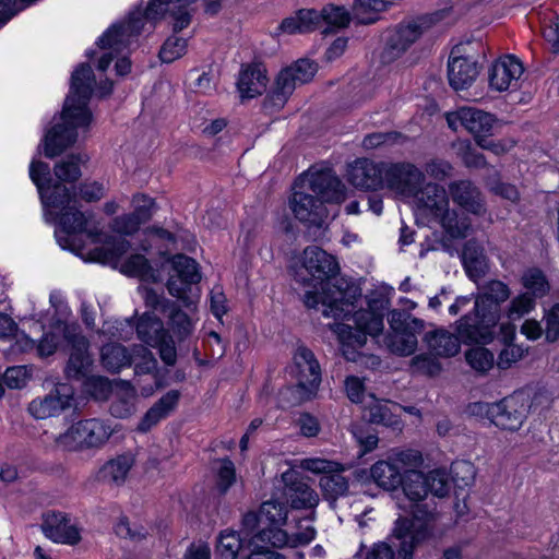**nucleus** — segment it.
Returning a JSON list of instances; mask_svg holds the SVG:
<instances>
[{
  "mask_svg": "<svg viewBox=\"0 0 559 559\" xmlns=\"http://www.w3.org/2000/svg\"><path fill=\"white\" fill-rule=\"evenodd\" d=\"M301 267L309 277L299 272L297 281L312 287L305 292V305L317 308L321 304L324 317L353 321L354 326L342 322L332 324L331 330L337 335L344 357L356 361L367 335L374 337L383 331V316L369 309L357 310L360 289L345 278H334L340 270L338 263L321 248L307 247L302 252Z\"/></svg>",
  "mask_w": 559,
  "mask_h": 559,
  "instance_id": "1",
  "label": "nucleus"
},
{
  "mask_svg": "<svg viewBox=\"0 0 559 559\" xmlns=\"http://www.w3.org/2000/svg\"><path fill=\"white\" fill-rule=\"evenodd\" d=\"M87 160L85 154L70 155L55 165L53 181L48 164L33 160L29 165V178L36 186L47 223L56 224L55 238L63 250L82 255L85 249L83 236L92 243L102 242L99 224L91 211L79 206L76 194L66 183L74 182L81 177L80 164Z\"/></svg>",
  "mask_w": 559,
  "mask_h": 559,
  "instance_id": "2",
  "label": "nucleus"
},
{
  "mask_svg": "<svg viewBox=\"0 0 559 559\" xmlns=\"http://www.w3.org/2000/svg\"><path fill=\"white\" fill-rule=\"evenodd\" d=\"M94 86L92 68L87 63L80 64L71 75L70 92L60 116L61 122L48 130L43 140L46 157L53 158L60 155L76 142L80 130L88 129L93 118L88 102Z\"/></svg>",
  "mask_w": 559,
  "mask_h": 559,
  "instance_id": "3",
  "label": "nucleus"
},
{
  "mask_svg": "<svg viewBox=\"0 0 559 559\" xmlns=\"http://www.w3.org/2000/svg\"><path fill=\"white\" fill-rule=\"evenodd\" d=\"M171 271L167 289L173 297H176L186 307V311L171 304L166 313L167 324L170 331L179 340L190 336L199 318L197 317L199 289L194 287L200 280L201 274L195 260L185 255L176 254L169 260Z\"/></svg>",
  "mask_w": 559,
  "mask_h": 559,
  "instance_id": "4",
  "label": "nucleus"
},
{
  "mask_svg": "<svg viewBox=\"0 0 559 559\" xmlns=\"http://www.w3.org/2000/svg\"><path fill=\"white\" fill-rule=\"evenodd\" d=\"M345 187L331 171H307L294 185L290 210L300 222L322 226L329 217L325 202H342Z\"/></svg>",
  "mask_w": 559,
  "mask_h": 559,
  "instance_id": "5",
  "label": "nucleus"
},
{
  "mask_svg": "<svg viewBox=\"0 0 559 559\" xmlns=\"http://www.w3.org/2000/svg\"><path fill=\"white\" fill-rule=\"evenodd\" d=\"M510 287L498 280L486 283L474 300V312L460 319L457 333L464 342H486L500 319V305L509 299Z\"/></svg>",
  "mask_w": 559,
  "mask_h": 559,
  "instance_id": "6",
  "label": "nucleus"
},
{
  "mask_svg": "<svg viewBox=\"0 0 559 559\" xmlns=\"http://www.w3.org/2000/svg\"><path fill=\"white\" fill-rule=\"evenodd\" d=\"M158 19L147 16V7L145 10L136 8L131 11L126 21L112 24L96 41V46L102 51L97 63L99 71H106L114 59H116L115 69L118 75H126L131 70L130 60L122 56L129 48L132 40L140 35L145 25L155 22Z\"/></svg>",
  "mask_w": 559,
  "mask_h": 559,
  "instance_id": "7",
  "label": "nucleus"
},
{
  "mask_svg": "<svg viewBox=\"0 0 559 559\" xmlns=\"http://www.w3.org/2000/svg\"><path fill=\"white\" fill-rule=\"evenodd\" d=\"M415 215L424 225L439 224L451 237H465L471 228V222L466 216H459L449 209L447 190L437 183L423 185L412 199Z\"/></svg>",
  "mask_w": 559,
  "mask_h": 559,
  "instance_id": "8",
  "label": "nucleus"
},
{
  "mask_svg": "<svg viewBox=\"0 0 559 559\" xmlns=\"http://www.w3.org/2000/svg\"><path fill=\"white\" fill-rule=\"evenodd\" d=\"M133 330L134 323L131 319L110 320L103 324L102 333L120 340H129ZM135 331L139 340L158 348L160 358L165 364L174 365L176 362L175 343L159 318L152 312L143 313L135 325Z\"/></svg>",
  "mask_w": 559,
  "mask_h": 559,
  "instance_id": "9",
  "label": "nucleus"
},
{
  "mask_svg": "<svg viewBox=\"0 0 559 559\" xmlns=\"http://www.w3.org/2000/svg\"><path fill=\"white\" fill-rule=\"evenodd\" d=\"M432 536L431 516L417 514L413 521L399 516L394 523L390 544H374L365 559H413L414 550Z\"/></svg>",
  "mask_w": 559,
  "mask_h": 559,
  "instance_id": "10",
  "label": "nucleus"
},
{
  "mask_svg": "<svg viewBox=\"0 0 559 559\" xmlns=\"http://www.w3.org/2000/svg\"><path fill=\"white\" fill-rule=\"evenodd\" d=\"M295 386L280 392L281 407H288L311 400L321 383V369L314 354L305 346H298L294 354Z\"/></svg>",
  "mask_w": 559,
  "mask_h": 559,
  "instance_id": "11",
  "label": "nucleus"
},
{
  "mask_svg": "<svg viewBox=\"0 0 559 559\" xmlns=\"http://www.w3.org/2000/svg\"><path fill=\"white\" fill-rule=\"evenodd\" d=\"M401 487L405 497L413 502L412 504V518L408 521H413L416 514L425 519L427 516H431L432 530L435 528V514L430 511L423 510L419 504L420 501L426 499L429 493L442 498L444 497L450 489L449 476L445 471L437 468L430 471L427 474L421 472H411L406 475H403V479L401 483Z\"/></svg>",
  "mask_w": 559,
  "mask_h": 559,
  "instance_id": "12",
  "label": "nucleus"
},
{
  "mask_svg": "<svg viewBox=\"0 0 559 559\" xmlns=\"http://www.w3.org/2000/svg\"><path fill=\"white\" fill-rule=\"evenodd\" d=\"M117 431L118 425L110 419L93 417L70 426L57 443L69 451L102 449Z\"/></svg>",
  "mask_w": 559,
  "mask_h": 559,
  "instance_id": "13",
  "label": "nucleus"
},
{
  "mask_svg": "<svg viewBox=\"0 0 559 559\" xmlns=\"http://www.w3.org/2000/svg\"><path fill=\"white\" fill-rule=\"evenodd\" d=\"M102 364L110 372H118L124 367L134 364L135 373H151L156 369L157 361L146 347L138 346L133 355L120 344H106L102 348Z\"/></svg>",
  "mask_w": 559,
  "mask_h": 559,
  "instance_id": "14",
  "label": "nucleus"
},
{
  "mask_svg": "<svg viewBox=\"0 0 559 559\" xmlns=\"http://www.w3.org/2000/svg\"><path fill=\"white\" fill-rule=\"evenodd\" d=\"M436 22V14L421 15L401 22L391 29L385 39L384 57L394 59L404 53Z\"/></svg>",
  "mask_w": 559,
  "mask_h": 559,
  "instance_id": "15",
  "label": "nucleus"
},
{
  "mask_svg": "<svg viewBox=\"0 0 559 559\" xmlns=\"http://www.w3.org/2000/svg\"><path fill=\"white\" fill-rule=\"evenodd\" d=\"M425 174L412 163L384 166V187L403 200H412L425 183Z\"/></svg>",
  "mask_w": 559,
  "mask_h": 559,
  "instance_id": "16",
  "label": "nucleus"
},
{
  "mask_svg": "<svg viewBox=\"0 0 559 559\" xmlns=\"http://www.w3.org/2000/svg\"><path fill=\"white\" fill-rule=\"evenodd\" d=\"M74 389L68 383H58L49 393L32 400L27 411L35 419L58 417L72 407Z\"/></svg>",
  "mask_w": 559,
  "mask_h": 559,
  "instance_id": "17",
  "label": "nucleus"
},
{
  "mask_svg": "<svg viewBox=\"0 0 559 559\" xmlns=\"http://www.w3.org/2000/svg\"><path fill=\"white\" fill-rule=\"evenodd\" d=\"M447 122L454 131L463 127L478 142L479 139L491 135L496 118L493 115L475 107H462L456 111L448 112Z\"/></svg>",
  "mask_w": 559,
  "mask_h": 559,
  "instance_id": "18",
  "label": "nucleus"
},
{
  "mask_svg": "<svg viewBox=\"0 0 559 559\" xmlns=\"http://www.w3.org/2000/svg\"><path fill=\"white\" fill-rule=\"evenodd\" d=\"M524 68L520 59L506 55L497 59L488 70L489 87L496 92L515 91Z\"/></svg>",
  "mask_w": 559,
  "mask_h": 559,
  "instance_id": "19",
  "label": "nucleus"
},
{
  "mask_svg": "<svg viewBox=\"0 0 559 559\" xmlns=\"http://www.w3.org/2000/svg\"><path fill=\"white\" fill-rule=\"evenodd\" d=\"M197 0H150L147 3V16L151 19H163L167 13L173 16V31L178 33L191 23L189 7ZM211 4L219 0H204Z\"/></svg>",
  "mask_w": 559,
  "mask_h": 559,
  "instance_id": "20",
  "label": "nucleus"
},
{
  "mask_svg": "<svg viewBox=\"0 0 559 559\" xmlns=\"http://www.w3.org/2000/svg\"><path fill=\"white\" fill-rule=\"evenodd\" d=\"M313 518L305 521H299L297 524V532L288 534L285 530H273L265 532H258L257 539L270 544L273 548H296L310 544L317 536V531L309 522Z\"/></svg>",
  "mask_w": 559,
  "mask_h": 559,
  "instance_id": "21",
  "label": "nucleus"
},
{
  "mask_svg": "<svg viewBox=\"0 0 559 559\" xmlns=\"http://www.w3.org/2000/svg\"><path fill=\"white\" fill-rule=\"evenodd\" d=\"M385 165L386 163H374L368 158H358L348 167V180L353 186L362 190L383 188Z\"/></svg>",
  "mask_w": 559,
  "mask_h": 559,
  "instance_id": "22",
  "label": "nucleus"
},
{
  "mask_svg": "<svg viewBox=\"0 0 559 559\" xmlns=\"http://www.w3.org/2000/svg\"><path fill=\"white\" fill-rule=\"evenodd\" d=\"M285 484L284 496L292 509L314 510L319 504V496L305 480L297 477L295 472H286L282 475Z\"/></svg>",
  "mask_w": 559,
  "mask_h": 559,
  "instance_id": "23",
  "label": "nucleus"
},
{
  "mask_svg": "<svg viewBox=\"0 0 559 559\" xmlns=\"http://www.w3.org/2000/svg\"><path fill=\"white\" fill-rule=\"evenodd\" d=\"M493 412L491 424L501 429L518 430L526 417L527 404L521 396L511 395L495 403Z\"/></svg>",
  "mask_w": 559,
  "mask_h": 559,
  "instance_id": "24",
  "label": "nucleus"
},
{
  "mask_svg": "<svg viewBox=\"0 0 559 559\" xmlns=\"http://www.w3.org/2000/svg\"><path fill=\"white\" fill-rule=\"evenodd\" d=\"M41 531L55 543L75 545L80 542L79 528L61 512L49 511L44 514Z\"/></svg>",
  "mask_w": 559,
  "mask_h": 559,
  "instance_id": "25",
  "label": "nucleus"
},
{
  "mask_svg": "<svg viewBox=\"0 0 559 559\" xmlns=\"http://www.w3.org/2000/svg\"><path fill=\"white\" fill-rule=\"evenodd\" d=\"M459 48L451 51L448 62V78L450 85L459 91L469 87L478 76V64L475 59L459 56Z\"/></svg>",
  "mask_w": 559,
  "mask_h": 559,
  "instance_id": "26",
  "label": "nucleus"
},
{
  "mask_svg": "<svg viewBox=\"0 0 559 559\" xmlns=\"http://www.w3.org/2000/svg\"><path fill=\"white\" fill-rule=\"evenodd\" d=\"M71 342V353L68 365L66 367V374L69 379H83L87 376L88 368L92 365V359L87 353L88 342L82 335H66Z\"/></svg>",
  "mask_w": 559,
  "mask_h": 559,
  "instance_id": "27",
  "label": "nucleus"
},
{
  "mask_svg": "<svg viewBox=\"0 0 559 559\" xmlns=\"http://www.w3.org/2000/svg\"><path fill=\"white\" fill-rule=\"evenodd\" d=\"M449 192L455 204L465 211L479 215L485 211L480 191L469 180H457L449 185Z\"/></svg>",
  "mask_w": 559,
  "mask_h": 559,
  "instance_id": "28",
  "label": "nucleus"
},
{
  "mask_svg": "<svg viewBox=\"0 0 559 559\" xmlns=\"http://www.w3.org/2000/svg\"><path fill=\"white\" fill-rule=\"evenodd\" d=\"M135 453L126 451L108 460L98 472V479L120 486L124 484L135 464Z\"/></svg>",
  "mask_w": 559,
  "mask_h": 559,
  "instance_id": "29",
  "label": "nucleus"
},
{
  "mask_svg": "<svg viewBox=\"0 0 559 559\" xmlns=\"http://www.w3.org/2000/svg\"><path fill=\"white\" fill-rule=\"evenodd\" d=\"M535 306L536 299L530 293H521L510 300L504 309V316L510 322L502 324L500 328L504 341H512L515 336V326L511 322L518 321L531 313Z\"/></svg>",
  "mask_w": 559,
  "mask_h": 559,
  "instance_id": "30",
  "label": "nucleus"
},
{
  "mask_svg": "<svg viewBox=\"0 0 559 559\" xmlns=\"http://www.w3.org/2000/svg\"><path fill=\"white\" fill-rule=\"evenodd\" d=\"M266 83L267 78L264 69L258 64H252L240 71L237 87L242 98H253L265 91Z\"/></svg>",
  "mask_w": 559,
  "mask_h": 559,
  "instance_id": "31",
  "label": "nucleus"
},
{
  "mask_svg": "<svg viewBox=\"0 0 559 559\" xmlns=\"http://www.w3.org/2000/svg\"><path fill=\"white\" fill-rule=\"evenodd\" d=\"M114 399L110 404V413L117 418H127L135 412L136 391L130 382L115 381Z\"/></svg>",
  "mask_w": 559,
  "mask_h": 559,
  "instance_id": "32",
  "label": "nucleus"
},
{
  "mask_svg": "<svg viewBox=\"0 0 559 559\" xmlns=\"http://www.w3.org/2000/svg\"><path fill=\"white\" fill-rule=\"evenodd\" d=\"M424 341L429 350L439 357L455 356L461 348L460 338L444 329H438L426 333Z\"/></svg>",
  "mask_w": 559,
  "mask_h": 559,
  "instance_id": "33",
  "label": "nucleus"
},
{
  "mask_svg": "<svg viewBox=\"0 0 559 559\" xmlns=\"http://www.w3.org/2000/svg\"><path fill=\"white\" fill-rule=\"evenodd\" d=\"M178 400L179 393L177 391L167 392L146 412L138 429L142 432L150 430L175 408Z\"/></svg>",
  "mask_w": 559,
  "mask_h": 559,
  "instance_id": "34",
  "label": "nucleus"
},
{
  "mask_svg": "<svg viewBox=\"0 0 559 559\" xmlns=\"http://www.w3.org/2000/svg\"><path fill=\"white\" fill-rule=\"evenodd\" d=\"M248 546L240 533L226 528L219 532L215 545L216 559H237L239 552Z\"/></svg>",
  "mask_w": 559,
  "mask_h": 559,
  "instance_id": "35",
  "label": "nucleus"
},
{
  "mask_svg": "<svg viewBox=\"0 0 559 559\" xmlns=\"http://www.w3.org/2000/svg\"><path fill=\"white\" fill-rule=\"evenodd\" d=\"M462 260L468 277L475 282L483 277L488 269L484 249L474 241H468L464 246Z\"/></svg>",
  "mask_w": 559,
  "mask_h": 559,
  "instance_id": "36",
  "label": "nucleus"
},
{
  "mask_svg": "<svg viewBox=\"0 0 559 559\" xmlns=\"http://www.w3.org/2000/svg\"><path fill=\"white\" fill-rule=\"evenodd\" d=\"M320 26V15L316 10H300L295 16L285 19L280 29L285 34H302L314 31Z\"/></svg>",
  "mask_w": 559,
  "mask_h": 559,
  "instance_id": "37",
  "label": "nucleus"
},
{
  "mask_svg": "<svg viewBox=\"0 0 559 559\" xmlns=\"http://www.w3.org/2000/svg\"><path fill=\"white\" fill-rule=\"evenodd\" d=\"M288 511L285 503L271 499L260 507V523L265 525L259 532L283 530L287 522Z\"/></svg>",
  "mask_w": 559,
  "mask_h": 559,
  "instance_id": "38",
  "label": "nucleus"
},
{
  "mask_svg": "<svg viewBox=\"0 0 559 559\" xmlns=\"http://www.w3.org/2000/svg\"><path fill=\"white\" fill-rule=\"evenodd\" d=\"M370 475L374 483L385 490L399 488L403 479L400 469L396 468L389 456L386 460L376 462L370 468Z\"/></svg>",
  "mask_w": 559,
  "mask_h": 559,
  "instance_id": "39",
  "label": "nucleus"
},
{
  "mask_svg": "<svg viewBox=\"0 0 559 559\" xmlns=\"http://www.w3.org/2000/svg\"><path fill=\"white\" fill-rule=\"evenodd\" d=\"M122 273L139 277L143 282L157 283L163 280L160 271L151 265L142 254H133L121 266Z\"/></svg>",
  "mask_w": 559,
  "mask_h": 559,
  "instance_id": "40",
  "label": "nucleus"
},
{
  "mask_svg": "<svg viewBox=\"0 0 559 559\" xmlns=\"http://www.w3.org/2000/svg\"><path fill=\"white\" fill-rule=\"evenodd\" d=\"M400 409L397 404H390L386 401H373L368 406V418L370 423L383 425L392 428H400L401 419L396 412Z\"/></svg>",
  "mask_w": 559,
  "mask_h": 559,
  "instance_id": "41",
  "label": "nucleus"
},
{
  "mask_svg": "<svg viewBox=\"0 0 559 559\" xmlns=\"http://www.w3.org/2000/svg\"><path fill=\"white\" fill-rule=\"evenodd\" d=\"M297 85H300L294 72L287 68L283 69L275 81V85L270 95V102L276 108H282L293 94Z\"/></svg>",
  "mask_w": 559,
  "mask_h": 559,
  "instance_id": "42",
  "label": "nucleus"
},
{
  "mask_svg": "<svg viewBox=\"0 0 559 559\" xmlns=\"http://www.w3.org/2000/svg\"><path fill=\"white\" fill-rule=\"evenodd\" d=\"M521 284L534 299L542 298L549 293L550 285L544 272L537 267H531L523 272Z\"/></svg>",
  "mask_w": 559,
  "mask_h": 559,
  "instance_id": "43",
  "label": "nucleus"
},
{
  "mask_svg": "<svg viewBox=\"0 0 559 559\" xmlns=\"http://www.w3.org/2000/svg\"><path fill=\"white\" fill-rule=\"evenodd\" d=\"M416 331H407L395 334H389L385 340L388 349L399 356H409L415 353L417 348Z\"/></svg>",
  "mask_w": 559,
  "mask_h": 559,
  "instance_id": "44",
  "label": "nucleus"
},
{
  "mask_svg": "<svg viewBox=\"0 0 559 559\" xmlns=\"http://www.w3.org/2000/svg\"><path fill=\"white\" fill-rule=\"evenodd\" d=\"M388 456L396 468L400 469V475L418 472L417 469L424 464L421 452L415 449L392 451Z\"/></svg>",
  "mask_w": 559,
  "mask_h": 559,
  "instance_id": "45",
  "label": "nucleus"
},
{
  "mask_svg": "<svg viewBox=\"0 0 559 559\" xmlns=\"http://www.w3.org/2000/svg\"><path fill=\"white\" fill-rule=\"evenodd\" d=\"M385 9L386 1L384 0H356L353 15L360 24H371L378 20V14Z\"/></svg>",
  "mask_w": 559,
  "mask_h": 559,
  "instance_id": "46",
  "label": "nucleus"
},
{
  "mask_svg": "<svg viewBox=\"0 0 559 559\" xmlns=\"http://www.w3.org/2000/svg\"><path fill=\"white\" fill-rule=\"evenodd\" d=\"M343 467L340 465L336 472H330L320 477V487L328 499H336L348 490V481L342 475Z\"/></svg>",
  "mask_w": 559,
  "mask_h": 559,
  "instance_id": "47",
  "label": "nucleus"
},
{
  "mask_svg": "<svg viewBox=\"0 0 559 559\" xmlns=\"http://www.w3.org/2000/svg\"><path fill=\"white\" fill-rule=\"evenodd\" d=\"M319 15L320 24L324 22L328 26L324 33L346 27L350 21L349 12L341 5L328 4L319 12Z\"/></svg>",
  "mask_w": 559,
  "mask_h": 559,
  "instance_id": "48",
  "label": "nucleus"
},
{
  "mask_svg": "<svg viewBox=\"0 0 559 559\" xmlns=\"http://www.w3.org/2000/svg\"><path fill=\"white\" fill-rule=\"evenodd\" d=\"M83 390L95 400L105 401L115 390V381H110L106 377L91 376L83 378Z\"/></svg>",
  "mask_w": 559,
  "mask_h": 559,
  "instance_id": "49",
  "label": "nucleus"
},
{
  "mask_svg": "<svg viewBox=\"0 0 559 559\" xmlns=\"http://www.w3.org/2000/svg\"><path fill=\"white\" fill-rule=\"evenodd\" d=\"M187 46L188 40L186 38L174 34L160 47L159 59L165 63L174 62L186 53Z\"/></svg>",
  "mask_w": 559,
  "mask_h": 559,
  "instance_id": "50",
  "label": "nucleus"
},
{
  "mask_svg": "<svg viewBox=\"0 0 559 559\" xmlns=\"http://www.w3.org/2000/svg\"><path fill=\"white\" fill-rule=\"evenodd\" d=\"M388 322L392 331L390 334L421 330L424 326L421 320L412 318L409 314L400 310L390 311Z\"/></svg>",
  "mask_w": 559,
  "mask_h": 559,
  "instance_id": "51",
  "label": "nucleus"
},
{
  "mask_svg": "<svg viewBox=\"0 0 559 559\" xmlns=\"http://www.w3.org/2000/svg\"><path fill=\"white\" fill-rule=\"evenodd\" d=\"M467 364L478 372L488 371L493 365V355L485 347H474L466 352Z\"/></svg>",
  "mask_w": 559,
  "mask_h": 559,
  "instance_id": "52",
  "label": "nucleus"
},
{
  "mask_svg": "<svg viewBox=\"0 0 559 559\" xmlns=\"http://www.w3.org/2000/svg\"><path fill=\"white\" fill-rule=\"evenodd\" d=\"M128 248V242L124 239H112L111 242H107L106 247L95 249L92 259L96 261H110L120 258Z\"/></svg>",
  "mask_w": 559,
  "mask_h": 559,
  "instance_id": "53",
  "label": "nucleus"
},
{
  "mask_svg": "<svg viewBox=\"0 0 559 559\" xmlns=\"http://www.w3.org/2000/svg\"><path fill=\"white\" fill-rule=\"evenodd\" d=\"M38 0H0V28L14 15L33 5Z\"/></svg>",
  "mask_w": 559,
  "mask_h": 559,
  "instance_id": "54",
  "label": "nucleus"
},
{
  "mask_svg": "<svg viewBox=\"0 0 559 559\" xmlns=\"http://www.w3.org/2000/svg\"><path fill=\"white\" fill-rule=\"evenodd\" d=\"M411 368L414 372L417 373L436 376L440 372L441 365L436 358L431 357L430 355L419 354L412 359Z\"/></svg>",
  "mask_w": 559,
  "mask_h": 559,
  "instance_id": "55",
  "label": "nucleus"
},
{
  "mask_svg": "<svg viewBox=\"0 0 559 559\" xmlns=\"http://www.w3.org/2000/svg\"><path fill=\"white\" fill-rule=\"evenodd\" d=\"M236 480V469L234 463L229 459L219 461L217 471V488L222 493H225Z\"/></svg>",
  "mask_w": 559,
  "mask_h": 559,
  "instance_id": "56",
  "label": "nucleus"
},
{
  "mask_svg": "<svg viewBox=\"0 0 559 559\" xmlns=\"http://www.w3.org/2000/svg\"><path fill=\"white\" fill-rule=\"evenodd\" d=\"M139 289L144 299L145 306L153 311L166 313L168 307L173 304L153 288L141 285Z\"/></svg>",
  "mask_w": 559,
  "mask_h": 559,
  "instance_id": "57",
  "label": "nucleus"
},
{
  "mask_svg": "<svg viewBox=\"0 0 559 559\" xmlns=\"http://www.w3.org/2000/svg\"><path fill=\"white\" fill-rule=\"evenodd\" d=\"M248 547L252 549L246 559H285L282 554L271 550L270 544L258 540L257 534L248 542Z\"/></svg>",
  "mask_w": 559,
  "mask_h": 559,
  "instance_id": "58",
  "label": "nucleus"
},
{
  "mask_svg": "<svg viewBox=\"0 0 559 559\" xmlns=\"http://www.w3.org/2000/svg\"><path fill=\"white\" fill-rule=\"evenodd\" d=\"M133 214L142 222L148 221L155 212V202L145 194H135L132 199Z\"/></svg>",
  "mask_w": 559,
  "mask_h": 559,
  "instance_id": "59",
  "label": "nucleus"
},
{
  "mask_svg": "<svg viewBox=\"0 0 559 559\" xmlns=\"http://www.w3.org/2000/svg\"><path fill=\"white\" fill-rule=\"evenodd\" d=\"M300 467L316 474L326 475L330 472H336V469L340 467V464L320 457H309L304 459L300 462Z\"/></svg>",
  "mask_w": 559,
  "mask_h": 559,
  "instance_id": "60",
  "label": "nucleus"
},
{
  "mask_svg": "<svg viewBox=\"0 0 559 559\" xmlns=\"http://www.w3.org/2000/svg\"><path fill=\"white\" fill-rule=\"evenodd\" d=\"M58 332L45 333L39 343L37 344V352L39 356L46 357L53 354L60 344V332H64L66 329L58 324L56 328Z\"/></svg>",
  "mask_w": 559,
  "mask_h": 559,
  "instance_id": "61",
  "label": "nucleus"
},
{
  "mask_svg": "<svg viewBox=\"0 0 559 559\" xmlns=\"http://www.w3.org/2000/svg\"><path fill=\"white\" fill-rule=\"evenodd\" d=\"M115 533L121 538L140 540L146 537L147 531L144 527H133L126 516L119 518L115 524Z\"/></svg>",
  "mask_w": 559,
  "mask_h": 559,
  "instance_id": "62",
  "label": "nucleus"
},
{
  "mask_svg": "<svg viewBox=\"0 0 559 559\" xmlns=\"http://www.w3.org/2000/svg\"><path fill=\"white\" fill-rule=\"evenodd\" d=\"M486 185L488 189L497 195L509 200L511 202H515L519 200V191L515 186L510 183H504L499 180V178L488 177L486 180Z\"/></svg>",
  "mask_w": 559,
  "mask_h": 559,
  "instance_id": "63",
  "label": "nucleus"
},
{
  "mask_svg": "<svg viewBox=\"0 0 559 559\" xmlns=\"http://www.w3.org/2000/svg\"><path fill=\"white\" fill-rule=\"evenodd\" d=\"M546 330L545 336L548 342H555L559 338V304L555 305L545 314Z\"/></svg>",
  "mask_w": 559,
  "mask_h": 559,
  "instance_id": "64",
  "label": "nucleus"
}]
</instances>
